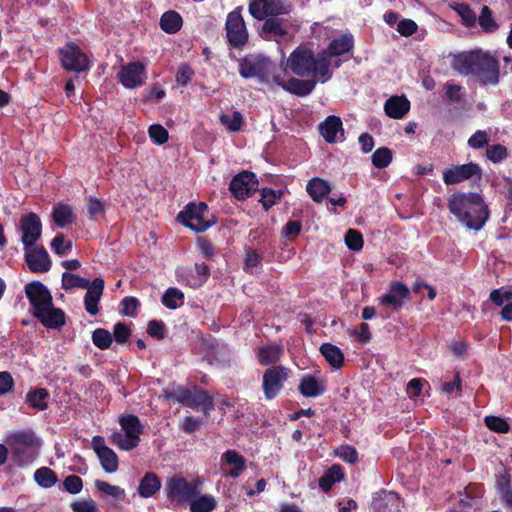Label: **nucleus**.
<instances>
[{
    "label": "nucleus",
    "mask_w": 512,
    "mask_h": 512,
    "mask_svg": "<svg viewBox=\"0 0 512 512\" xmlns=\"http://www.w3.org/2000/svg\"><path fill=\"white\" fill-rule=\"evenodd\" d=\"M453 67L462 75L474 76L482 85H496L500 80L498 59L482 50L460 53L454 58Z\"/></svg>",
    "instance_id": "f257e3e1"
},
{
    "label": "nucleus",
    "mask_w": 512,
    "mask_h": 512,
    "mask_svg": "<svg viewBox=\"0 0 512 512\" xmlns=\"http://www.w3.org/2000/svg\"><path fill=\"white\" fill-rule=\"evenodd\" d=\"M448 208L459 222L475 231L482 229L490 215L482 195L475 192L452 194L448 199Z\"/></svg>",
    "instance_id": "f03ea898"
},
{
    "label": "nucleus",
    "mask_w": 512,
    "mask_h": 512,
    "mask_svg": "<svg viewBox=\"0 0 512 512\" xmlns=\"http://www.w3.org/2000/svg\"><path fill=\"white\" fill-rule=\"evenodd\" d=\"M289 69L298 77L312 76L320 83L329 81L332 77L330 59L326 51L317 54L307 45L300 44L287 59Z\"/></svg>",
    "instance_id": "7ed1b4c3"
},
{
    "label": "nucleus",
    "mask_w": 512,
    "mask_h": 512,
    "mask_svg": "<svg viewBox=\"0 0 512 512\" xmlns=\"http://www.w3.org/2000/svg\"><path fill=\"white\" fill-rule=\"evenodd\" d=\"M11 460L20 468L33 464L39 456L42 441L31 429L15 431L6 437Z\"/></svg>",
    "instance_id": "20e7f679"
},
{
    "label": "nucleus",
    "mask_w": 512,
    "mask_h": 512,
    "mask_svg": "<svg viewBox=\"0 0 512 512\" xmlns=\"http://www.w3.org/2000/svg\"><path fill=\"white\" fill-rule=\"evenodd\" d=\"M164 396L168 400L172 399L192 409L201 408L205 417H209L211 410L214 408V398L198 386L192 388L178 386L172 392H165Z\"/></svg>",
    "instance_id": "39448f33"
},
{
    "label": "nucleus",
    "mask_w": 512,
    "mask_h": 512,
    "mask_svg": "<svg viewBox=\"0 0 512 512\" xmlns=\"http://www.w3.org/2000/svg\"><path fill=\"white\" fill-rule=\"evenodd\" d=\"M120 431H114L109 439L110 442L123 451H130L136 448L143 433V425L138 416L126 414L119 418Z\"/></svg>",
    "instance_id": "423d86ee"
},
{
    "label": "nucleus",
    "mask_w": 512,
    "mask_h": 512,
    "mask_svg": "<svg viewBox=\"0 0 512 512\" xmlns=\"http://www.w3.org/2000/svg\"><path fill=\"white\" fill-rule=\"evenodd\" d=\"M201 482L198 479L188 481L183 476H172L166 482L167 499L178 506L189 504L200 493Z\"/></svg>",
    "instance_id": "0eeeda50"
},
{
    "label": "nucleus",
    "mask_w": 512,
    "mask_h": 512,
    "mask_svg": "<svg viewBox=\"0 0 512 512\" xmlns=\"http://www.w3.org/2000/svg\"><path fill=\"white\" fill-rule=\"evenodd\" d=\"M208 212V206L204 202L189 203L177 215V221L185 227L197 232L202 233L212 227L216 222L207 219L205 214Z\"/></svg>",
    "instance_id": "6e6552de"
},
{
    "label": "nucleus",
    "mask_w": 512,
    "mask_h": 512,
    "mask_svg": "<svg viewBox=\"0 0 512 512\" xmlns=\"http://www.w3.org/2000/svg\"><path fill=\"white\" fill-rule=\"evenodd\" d=\"M225 32L227 43L235 49H243L249 40V33L245 20L242 16V7H236L229 12L225 22Z\"/></svg>",
    "instance_id": "1a4fd4ad"
},
{
    "label": "nucleus",
    "mask_w": 512,
    "mask_h": 512,
    "mask_svg": "<svg viewBox=\"0 0 512 512\" xmlns=\"http://www.w3.org/2000/svg\"><path fill=\"white\" fill-rule=\"evenodd\" d=\"M293 5L289 0H249V14L256 20L265 18H279L292 12Z\"/></svg>",
    "instance_id": "9d476101"
},
{
    "label": "nucleus",
    "mask_w": 512,
    "mask_h": 512,
    "mask_svg": "<svg viewBox=\"0 0 512 512\" xmlns=\"http://www.w3.org/2000/svg\"><path fill=\"white\" fill-rule=\"evenodd\" d=\"M290 369L283 366H271L262 376V390L267 401L275 399L284 388L285 382L290 376Z\"/></svg>",
    "instance_id": "9b49d317"
},
{
    "label": "nucleus",
    "mask_w": 512,
    "mask_h": 512,
    "mask_svg": "<svg viewBox=\"0 0 512 512\" xmlns=\"http://www.w3.org/2000/svg\"><path fill=\"white\" fill-rule=\"evenodd\" d=\"M274 69L273 62L265 56H246L239 64V74L246 79L258 77L265 81Z\"/></svg>",
    "instance_id": "f8f14e48"
},
{
    "label": "nucleus",
    "mask_w": 512,
    "mask_h": 512,
    "mask_svg": "<svg viewBox=\"0 0 512 512\" xmlns=\"http://www.w3.org/2000/svg\"><path fill=\"white\" fill-rule=\"evenodd\" d=\"M59 57L62 67L67 71L80 73L90 68L88 57L74 42H68L60 48Z\"/></svg>",
    "instance_id": "ddd939ff"
},
{
    "label": "nucleus",
    "mask_w": 512,
    "mask_h": 512,
    "mask_svg": "<svg viewBox=\"0 0 512 512\" xmlns=\"http://www.w3.org/2000/svg\"><path fill=\"white\" fill-rule=\"evenodd\" d=\"M482 175L483 172L480 165L475 162H469L444 170L442 179L446 185H454L466 180L480 181Z\"/></svg>",
    "instance_id": "4468645a"
},
{
    "label": "nucleus",
    "mask_w": 512,
    "mask_h": 512,
    "mask_svg": "<svg viewBox=\"0 0 512 512\" xmlns=\"http://www.w3.org/2000/svg\"><path fill=\"white\" fill-rule=\"evenodd\" d=\"M19 229L22 232L21 241L25 249L34 247L42 234V223L40 217L29 212L20 219Z\"/></svg>",
    "instance_id": "2eb2a0df"
},
{
    "label": "nucleus",
    "mask_w": 512,
    "mask_h": 512,
    "mask_svg": "<svg viewBox=\"0 0 512 512\" xmlns=\"http://www.w3.org/2000/svg\"><path fill=\"white\" fill-rule=\"evenodd\" d=\"M24 290L31 306L32 314L41 312L53 302L49 289L40 281L28 283Z\"/></svg>",
    "instance_id": "dca6fc26"
},
{
    "label": "nucleus",
    "mask_w": 512,
    "mask_h": 512,
    "mask_svg": "<svg viewBox=\"0 0 512 512\" xmlns=\"http://www.w3.org/2000/svg\"><path fill=\"white\" fill-rule=\"evenodd\" d=\"M403 505V500L398 493L382 489L373 494L370 510L371 512H401Z\"/></svg>",
    "instance_id": "f3484780"
},
{
    "label": "nucleus",
    "mask_w": 512,
    "mask_h": 512,
    "mask_svg": "<svg viewBox=\"0 0 512 512\" xmlns=\"http://www.w3.org/2000/svg\"><path fill=\"white\" fill-rule=\"evenodd\" d=\"M256 175L249 171H242L235 175L229 185L231 194L238 200H244L257 190Z\"/></svg>",
    "instance_id": "a211bd4d"
},
{
    "label": "nucleus",
    "mask_w": 512,
    "mask_h": 512,
    "mask_svg": "<svg viewBox=\"0 0 512 512\" xmlns=\"http://www.w3.org/2000/svg\"><path fill=\"white\" fill-rule=\"evenodd\" d=\"M118 78L125 88L142 86L147 78L145 65L140 61L130 62L122 66Z\"/></svg>",
    "instance_id": "6ab92c4d"
},
{
    "label": "nucleus",
    "mask_w": 512,
    "mask_h": 512,
    "mask_svg": "<svg viewBox=\"0 0 512 512\" xmlns=\"http://www.w3.org/2000/svg\"><path fill=\"white\" fill-rule=\"evenodd\" d=\"M92 448L96 453L103 470L107 473H114L118 470L119 459L117 454L105 444L102 436L96 435L92 438Z\"/></svg>",
    "instance_id": "aec40b11"
},
{
    "label": "nucleus",
    "mask_w": 512,
    "mask_h": 512,
    "mask_svg": "<svg viewBox=\"0 0 512 512\" xmlns=\"http://www.w3.org/2000/svg\"><path fill=\"white\" fill-rule=\"evenodd\" d=\"M24 256L27 266L34 273H45L51 268V259L43 246L25 249Z\"/></svg>",
    "instance_id": "412c9836"
},
{
    "label": "nucleus",
    "mask_w": 512,
    "mask_h": 512,
    "mask_svg": "<svg viewBox=\"0 0 512 512\" xmlns=\"http://www.w3.org/2000/svg\"><path fill=\"white\" fill-rule=\"evenodd\" d=\"M410 299V290L402 282L392 281L389 285V290L380 298L382 306H392L395 310L403 306V301Z\"/></svg>",
    "instance_id": "4be33fe9"
},
{
    "label": "nucleus",
    "mask_w": 512,
    "mask_h": 512,
    "mask_svg": "<svg viewBox=\"0 0 512 512\" xmlns=\"http://www.w3.org/2000/svg\"><path fill=\"white\" fill-rule=\"evenodd\" d=\"M33 316L47 329H61L66 324V314L61 308L54 307L53 302Z\"/></svg>",
    "instance_id": "5701e85b"
},
{
    "label": "nucleus",
    "mask_w": 512,
    "mask_h": 512,
    "mask_svg": "<svg viewBox=\"0 0 512 512\" xmlns=\"http://www.w3.org/2000/svg\"><path fill=\"white\" fill-rule=\"evenodd\" d=\"M104 287L105 282L103 278L96 277L87 288V292L84 296V307L86 312L91 316H95L99 312V302L101 300Z\"/></svg>",
    "instance_id": "b1692460"
},
{
    "label": "nucleus",
    "mask_w": 512,
    "mask_h": 512,
    "mask_svg": "<svg viewBox=\"0 0 512 512\" xmlns=\"http://www.w3.org/2000/svg\"><path fill=\"white\" fill-rule=\"evenodd\" d=\"M259 36L265 41L279 42L288 35V30L280 18L270 17L263 20Z\"/></svg>",
    "instance_id": "393cba45"
},
{
    "label": "nucleus",
    "mask_w": 512,
    "mask_h": 512,
    "mask_svg": "<svg viewBox=\"0 0 512 512\" xmlns=\"http://www.w3.org/2000/svg\"><path fill=\"white\" fill-rule=\"evenodd\" d=\"M494 486L504 507L512 510V477L506 468L495 475Z\"/></svg>",
    "instance_id": "a878e982"
},
{
    "label": "nucleus",
    "mask_w": 512,
    "mask_h": 512,
    "mask_svg": "<svg viewBox=\"0 0 512 512\" xmlns=\"http://www.w3.org/2000/svg\"><path fill=\"white\" fill-rule=\"evenodd\" d=\"M410 110V101L405 95L389 97L384 104V111L389 118L402 119Z\"/></svg>",
    "instance_id": "bb28decb"
},
{
    "label": "nucleus",
    "mask_w": 512,
    "mask_h": 512,
    "mask_svg": "<svg viewBox=\"0 0 512 512\" xmlns=\"http://www.w3.org/2000/svg\"><path fill=\"white\" fill-rule=\"evenodd\" d=\"M318 128L321 136L328 143H335L339 132L341 133V136H344L342 120L340 117L335 115L328 116L319 124Z\"/></svg>",
    "instance_id": "cd10ccee"
},
{
    "label": "nucleus",
    "mask_w": 512,
    "mask_h": 512,
    "mask_svg": "<svg viewBox=\"0 0 512 512\" xmlns=\"http://www.w3.org/2000/svg\"><path fill=\"white\" fill-rule=\"evenodd\" d=\"M319 82L317 79H300L291 77L289 78L284 85H282V88L296 96L299 97H305L312 93L314 90L316 83Z\"/></svg>",
    "instance_id": "c85d7f7f"
},
{
    "label": "nucleus",
    "mask_w": 512,
    "mask_h": 512,
    "mask_svg": "<svg viewBox=\"0 0 512 512\" xmlns=\"http://www.w3.org/2000/svg\"><path fill=\"white\" fill-rule=\"evenodd\" d=\"M354 47V38L352 34H343L334 38L328 45L326 51L327 58L340 56L349 53Z\"/></svg>",
    "instance_id": "c756f323"
},
{
    "label": "nucleus",
    "mask_w": 512,
    "mask_h": 512,
    "mask_svg": "<svg viewBox=\"0 0 512 512\" xmlns=\"http://www.w3.org/2000/svg\"><path fill=\"white\" fill-rule=\"evenodd\" d=\"M306 191L314 202L321 203L331 192V186L327 180L313 177L308 181Z\"/></svg>",
    "instance_id": "7c9ffc66"
},
{
    "label": "nucleus",
    "mask_w": 512,
    "mask_h": 512,
    "mask_svg": "<svg viewBox=\"0 0 512 512\" xmlns=\"http://www.w3.org/2000/svg\"><path fill=\"white\" fill-rule=\"evenodd\" d=\"M161 489V480L159 476L152 472H146L141 478L137 492L143 498L154 496Z\"/></svg>",
    "instance_id": "2f4dec72"
},
{
    "label": "nucleus",
    "mask_w": 512,
    "mask_h": 512,
    "mask_svg": "<svg viewBox=\"0 0 512 512\" xmlns=\"http://www.w3.org/2000/svg\"><path fill=\"white\" fill-rule=\"evenodd\" d=\"M50 394L47 389L41 387H32L25 395V403L37 411H43L48 408V398Z\"/></svg>",
    "instance_id": "473e14b6"
},
{
    "label": "nucleus",
    "mask_w": 512,
    "mask_h": 512,
    "mask_svg": "<svg viewBox=\"0 0 512 512\" xmlns=\"http://www.w3.org/2000/svg\"><path fill=\"white\" fill-rule=\"evenodd\" d=\"M298 389L304 397L314 398L325 392V385L316 377L306 375L300 380Z\"/></svg>",
    "instance_id": "72a5a7b5"
},
{
    "label": "nucleus",
    "mask_w": 512,
    "mask_h": 512,
    "mask_svg": "<svg viewBox=\"0 0 512 512\" xmlns=\"http://www.w3.org/2000/svg\"><path fill=\"white\" fill-rule=\"evenodd\" d=\"M282 352L281 345H266L258 348L256 356L260 365L276 366L275 364L280 360Z\"/></svg>",
    "instance_id": "f704fd0d"
},
{
    "label": "nucleus",
    "mask_w": 512,
    "mask_h": 512,
    "mask_svg": "<svg viewBox=\"0 0 512 512\" xmlns=\"http://www.w3.org/2000/svg\"><path fill=\"white\" fill-rule=\"evenodd\" d=\"M344 471L341 465L333 464L319 478L318 484L322 491L329 492L333 485L344 479Z\"/></svg>",
    "instance_id": "c9c22d12"
},
{
    "label": "nucleus",
    "mask_w": 512,
    "mask_h": 512,
    "mask_svg": "<svg viewBox=\"0 0 512 512\" xmlns=\"http://www.w3.org/2000/svg\"><path fill=\"white\" fill-rule=\"evenodd\" d=\"M222 459L226 464L232 466V468L228 471V475L232 478L239 477L245 469V458L236 450L225 451L222 455Z\"/></svg>",
    "instance_id": "e433bc0d"
},
{
    "label": "nucleus",
    "mask_w": 512,
    "mask_h": 512,
    "mask_svg": "<svg viewBox=\"0 0 512 512\" xmlns=\"http://www.w3.org/2000/svg\"><path fill=\"white\" fill-rule=\"evenodd\" d=\"M159 25L165 33L175 34L182 28L183 19L178 12L169 10L162 14Z\"/></svg>",
    "instance_id": "4c0bfd02"
},
{
    "label": "nucleus",
    "mask_w": 512,
    "mask_h": 512,
    "mask_svg": "<svg viewBox=\"0 0 512 512\" xmlns=\"http://www.w3.org/2000/svg\"><path fill=\"white\" fill-rule=\"evenodd\" d=\"M320 352L335 369H340L344 364V354L339 347L331 343H323L320 347Z\"/></svg>",
    "instance_id": "58836bf2"
},
{
    "label": "nucleus",
    "mask_w": 512,
    "mask_h": 512,
    "mask_svg": "<svg viewBox=\"0 0 512 512\" xmlns=\"http://www.w3.org/2000/svg\"><path fill=\"white\" fill-rule=\"evenodd\" d=\"M34 481L40 487L49 489L57 483L58 476L56 472L49 467H40L34 472Z\"/></svg>",
    "instance_id": "ea45409f"
},
{
    "label": "nucleus",
    "mask_w": 512,
    "mask_h": 512,
    "mask_svg": "<svg viewBox=\"0 0 512 512\" xmlns=\"http://www.w3.org/2000/svg\"><path fill=\"white\" fill-rule=\"evenodd\" d=\"M189 505L191 512H211L216 508L217 501L214 496L204 494L199 497L196 496Z\"/></svg>",
    "instance_id": "a19ab883"
},
{
    "label": "nucleus",
    "mask_w": 512,
    "mask_h": 512,
    "mask_svg": "<svg viewBox=\"0 0 512 512\" xmlns=\"http://www.w3.org/2000/svg\"><path fill=\"white\" fill-rule=\"evenodd\" d=\"M162 304L168 309H176L184 303V293L178 288H168L162 296Z\"/></svg>",
    "instance_id": "79ce46f5"
},
{
    "label": "nucleus",
    "mask_w": 512,
    "mask_h": 512,
    "mask_svg": "<svg viewBox=\"0 0 512 512\" xmlns=\"http://www.w3.org/2000/svg\"><path fill=\"white\" fill-rule=\"evenodd\" d=\"M477 21L482 31L485 33H493L499 28L498 23L493 18L492 10L486 5L481 8Z\"/></svg>",
    "instance_id": "37998d69"
},
{
    "label": "nucleus",
    "mask_w": 512,
    "mask_h": 512,
    "mask_svg": "<svg viewBox=\"0 0 512 512\" xmlns=\"http://www.w3.org/2000/svg\"><path fill=\"white\" fill-rule=\"evenodd\" d=\"M74 219L75 217L73 215L72 209L68 205H60L55 207L53 210V220L55 224L60 228H64L65 226L72 224Z\"/></svg>",
    "instance_id": "c03bdc74"
},
{
    "label": "nucleus",
    "mask_w": 512,
    "mask_h": 512,
    "mask_svg": "<svg viewBox=\"0 0 512 512\" xmlns=\"http://www.w3.org/2000/svg\"><path fill=\"white\" fill-rule=\"evenodd\" d=\"M91 285V282L79 275L70 273L68 271L62 274V288L64 290H70L72 288L87 289Z\"/></svg>",
    "instance_id": "a18cd8bd"
},
{
    "label": "nucleus",
    "mask_w": 512,
    "mask_h": 512,
    "mask_svg": "<svg viewBox=\"0 0 512 512\" xmlns=\"http://www.w3.org/2000/svg\"><path fill=\"white\" fill-rule=\"evenodd\" d=\"M453 9L460 16L462 24L468 28L474 27L477 22L476 13L466 3H457Z\"/></svg>",
    "instance_id": "49530a36"
},
{
    "label": "nucleus",
    "mask_w": 512,
    "mask_h": 512,
    "mask_svg": "<svg viewBox=\"0 0 512 512\" xmlns=\"http://www.w3.org/2000/svg\"><path fill=\"white\" fill-rule=\"evenodd\" d=\"M392 151L388 147H380L371 156V161L377 169H384L392 162Z\"/></svg>",
    "instance_id": "de8ad7c7"
},
{
    "label": "nucleus",
    "mask_w": 512,
    "mask_h": 512,
    "mask_svg": "<svg viewBox=\"0 0 512 512\" xmlns=\"http://www.w3.org/2000/svg\"><path fill=\"white\" fill-rule=\"evenodd\" d=\"M260 203L265 211H268L272 206L278 203L283 195V191L274 190L272 188L265 187L260 191Z\"/></svg>",
    "instance_id": "09e8293b"
},
{
    "label": "nucleus",
    "mask_w": 512,
    "mask_h": 512,
    "mask_svg": "<svg viewBox=\"0 0 512 512\" xmlns=\"http://www.w3.org/2000/svg\"><path fill=\"white\" fill-rule=\"evenodd\" d=\"M263 257L253 248H245L244 266L245 272L254 274V269L258 268L262 263Z\"/></svg>",
    "instance_id": "8fccbe9b"
},
{
    "label": "nucleus",
    "mask_w": 512,
    "mask_h": 512,
    "mask_svg": "<svg viewBox=\"0 0 512 512\" xmlns=\"http://www.w3.org/2000/svg\"><path fill=\"white\" fill-rule=\"evenodd\" d=\"M92 342L97 348L107 350L112 345L113 336L108 330L97 328L92 332Z\"/></svg>",
    "instance_id": "3c124183"
},
{
    "label": "nucleus",
    "mask_w": 512,
    "mask_h": 512,
    "mask_svg": "<svg viewBox=\"0 0 512 512\" xmlns=\"http://www.w3.org/2000/svg\"><path fill=\"white\" fill-rule=\"evenodd\" d=\"M487 428L496 433H508L510 431L509 423L502 417L489 415L484 418Z\"/></svg>",
    "instance_id": "603ef678"
},
{
    "label": "nucleus",
    "mask_w": 512,
    "mask_h": 512,
    "mask_svg": "<svg viewBox=\"0 0 512 512\" xmlns=\"http://www.w3.org/2000/svg\"><path fill=\"white\" fill-rule=\"evenodd\" d=\"M486 157L492 163L497 164L507 159L509 152L502 144L489 145L486 149Z\"/></svg>",
    "instance_id": "864d4df0"
},
{
    "label": "nucleus",
    "mask_w": 512,
    "mask_h": 512,
    "mask_svg": "<svg viewBox=\"0 0 512 512\" xmlns=\"http://www.w3.org/2000/svg\"><path fill=\"white\" fill-rule=\"evenodd\" d=\"M220 122L226 126L230 132H238L241 130L243 116L239 111H234L232 115L221 114Z\"/></svg>",
    "instance_id": "5fc2aeb1"
},
{
    "label": "nucleus",
    "mask_w": 512,
    "mask_h": 512,
    "mask_svg": "<svg viewBox=\"0 0 512 512\" xmlns=\"http://www.w3.org/2000/svg\"><path fill=\"white\" fill-rule=\"evenodd\" d=\"M489 300L496 306H503L512 301V287H500L489 294Z\"/></svg>",
    "instance_id": "6e6d98bb"
},
{
    "label": "nucleus",
    "mask_w": 512,
    "mask_h": 512,
    "mask_svg": "<svg viewBox=\"0 0 512 512\" xmlns=\"http://www.w3.org/2000/svg\"><path fill=\"white\" fill-rule=\"evenodd\" d=\"M334 453L335 456L349 464H355L359 459L356 448L348 444L339 446L335 449Z\"/></svg>",
    "instance_id": "4d7b16f0"
},
{
    "label": "nucleus",
    "mask_w": 512,
    "mask_h": 512,
    "mask_svg": "<svg viewBox=\"0 0 512 512\" xmlns=\"http://www.w3.org/2000/svg\"><path fill=\"white\" fill-rule=\"evenodd\" d=\"M121 310L120 312L127 317H136L138 314V309L140 307V301L133 296L124 297L121 302Z\"/></svg>",
    "instance_id": "13d9d810"
},
{
    "label": "nucleus",
    "mask_w": 512,
    "mask_h": 512,
    "mask_svg": "<svg viewBox=\"0 0 512 512\" xmlns=\"http://www.w3.org/2000/svg\"><path fill=\"white\" fill-rule=\"evenodd\" d=\"M96 488L105 495L111 496L115 499H122L125 496V491L119 486H114L103 480L95 481Z\"/></svg>",
    "instance_id": "bf43d9fd"
},
{
    "label": "nucleus",
    "mask_w": 512,
    "mask_h": 512,
    "mask_svg": "<svg viewBox=\"0 0 512 512\" xmlns=\"http://www.w3.org/2000/svg\"><path fill=\"white\" fill-rule=\"evenodd\" d=\"M51 247L55 254L64 256L72 249V242L65 241L63 233H57L51 241Z\"/></svg>",
    "instance_id": "052dcab7"
},
{
    "label": "nucleus",
    "mask_w": 512,
    "mask_h": 512,
    "mask_svg": "<svg viewBox=\"0 0 512 512\" xmlns=\"http://www.w3.org/2000/svg\"><path fill=\"white\" fill-rule=\"evenodd\" d=\"M345 244L352 251L361 250L364 244L362 234L355 229H349L345 234Z\"/></svg>",
    "instance_id": "680f3d73"
},
{
    "label": "nucleus",
    "mask_w": 512,
    "mask_h": 512,
    "mask_svg": "<svg viewBox=\"0 0 512 512\" xmlns=\"http://www.w3.org/2000/svg\"><path fill=\"white\" fill-rule=\"evenodd\" d=\"M150 139L157 145H162L168 141L169 133L160 124H153L148 129Z\"/></svg>",
    "instance_id": "e2e57ef3"
},
{
    "label": "nucleus",
    "mask_w": 512,
    "mask_h": 512,
    "mask_svg": "<svg viewBox=\"0 0 512 512\" xmlns=\"http://www.w3.org/2000/svg\"><path fill=\"white\" fill-rule=\"evenodd\" d=\"M490 136L485 130H477L468 139V146L472 149H482L488 147Z\"/></svg>",
    "instance_id": "0e129e2a"
},
{
    "label": "nucleus",
    "mask_w": 512,
    "mask_h": 512,
    "mask_svg": "<svg viewBox=\"0 0 512 512\" xmlns=\"http://www.w3.org/2000/svg\"><path fill=\"white\" fill-rule=\"evenodd\" d=\"M63 489L70 494H78L83 489V480L77 475L67 476L63 482Z\"/></svg>",
    "instance_id": "69168bd1"
},
{
    "label": "nucleus",
    "mask_w": 512,
    "mask_h": 512,
    "mask_svg": "<svg viewBox=\"0 0 512 512\" xmlns=\"http://www.w3.org/2000/svg\"><path fill=\"white\" fill-rule=\"evenodd\" d=\"M112 336L118 344H124L131 336V329L125 323L119 322L114 325Z\"/></svg>",
    "instance_id": "338daca9"
},
{
    "label": "nucleus",
    "mask_w": 512,
    "mask_h": 512,
    "mask_svg": "<svg viewBox=\"0 0 512 512\" xmlns=\"http://www.w3.org/2000/svg\"><path fill=\"white\" fill-rule=\"evenodd\" d=\"M73 512H98V507L94 500L75 501L71 504Z\"/></svg>",
    "instance_id": "774afa93"
}]
</instances>
